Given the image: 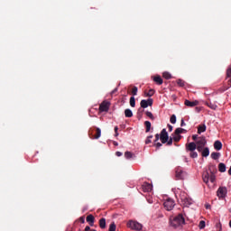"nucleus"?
<instances>
[{
    "label": "nucleus",
    "mask_w": 231,
    "mask_h": 231,
    "mask_svg": "<svg viewBox=\"0 0 231 231\" xmlns=\"http://www.w3.org/2000/svg\"><path fill=\"white\" fill-rule=\"evenodd\" d=\"M108 231H116V225L115 222L110 224Z\"/></svg>",
    "instance_id": "obj_33"
},
{
    "label": "nucleus",
    "mask_w": 231,
    "mask_h": 231,
    "mask_svg": "<svg viewBox=\"0 0 231 231\" xmlns=\"http://www.w3.org/2000/svg\"><path fill=\"white\" fill-rule=\"evenodd\" d=\"M160 140L162 143H165L166 142H169V134L167 133V129L163 128L160 134Z\"/></svg>",
    "instance_id": "obj_9"
},
{
    "label": "nucleus",
    "mask_w": 231,
    "mask_h": 231,
    "mask_svg": "<svg viewBox=\"0 0 231 231\" xmlns=\"http://www.w3.org/2000/svg\"><path fill=\"white\" fill-rule=\"evenodd\" d=\"M79 221H80V223H82V224L86 223V219L84 218V217H81L79 218Z\"/></svg>",
    "instance_id": "obj_46"
},
{
    "label": "nucleus",
    "mask_w": 231,
    "mask_h": 231,
    "mask_svg": "<svg viewBox=\"0 0 231 231\" xmlns=\"http://www.w3.org/2000/svg\"><path fill=\"white\" fill-rule=\"evenodd\" d=\"M110 106H111V103H109V101H103L99 105L100 113H107V111H109Z\"/></svg>",
    "instance_id": "obj_8"
},
{
    "label": "nucleus",
    "mask_w": 231,
    "mask_h": 231,
    "mask_svg": "<svg viewBox=\"0 0 231 231\" xmlns=\"http://www.w3.org/2000/svg\"><path fill=\"white\" fill-rule=\"evenodd\" d=\"M227 88H226V89H230V88H231V78L228 79V81H227Z\"/></svg>",
    "instance_id": "obj_42"
},
{
    "label": "nucleus",
    "mask_w": 231,
    "mask_h": 231,
    "mask_svg": "<svg viewBox=\"0 0 231 231\" xmlns=\"http://www.w3.org/2000/svg\"><path fill=\"white\" fill-rule=\"evenodd\" d=\"M207 131V125H200L198 126V134H201V133H205Z\"/></svg>",
    "instance_id": "obj_19"
},
{
    "label": "nucleus",
    "mask_w": 231,
    "mask_h": 231,
    "mask_svg": "<svg viewBox=\"0 0 231 231\" xmlns=\"http://www.w3.org/2000/svg\"><path fill=\"white\" fill-rule=\"evenodd\" d=\"M192 140H194V142H198V140H199V138H198V135H192Z\"/></svg>",
    "instance_id": "obj_45"
},
{
    "label": "nucleus",
    "mask_w": 231,
    "mask_h": 231,
    "mask_svg": "<svg viewBox=\"0 0 231 231\" xmlns=\"http://www.w3.org/2000/svg\"><path fill=\"white\" fill-rule=\"evenodd\" d=\"M122 154H123L122 152H116V156H118V157L122 156Z\"/></svg>",
    "instance_id": "obj_49"
},
{
    "label": "nucleus",
    "mask_w": 231,
    "mask_h": 231,
    "mask_svg": "<svg viewBox=\"0 0 231 231\" xmlns=\"http://www.w3.org/2000/svg\"><path fill=\"white\" fill-rule=\"evenodd\" d=\"M171 124H176V115H172L170 118Z\"/></svg>",
    "instance_id": "obj_38"
},
{
    "label": "nucleus",
    "mask_w": 231,
    "mask_h": 231,
    "mask_svg": "<svg viewBox=\"0 0 231 231\" xmlns=\"http://www.w3.org/2000/svg\"><path fill=\"white\" fill-rule=\"evenodd\" d=\"M216 226H217V228L218 231H221V230H222L221 223H217V224L216 225Z\"/></svg>",
    "instance_id": "obj_44"
},
{
    "label": "nucleus",
    "mask_w": 231,
    "mask_h": 231,
    "mask_svg": "<svg viewBox=\"0 0 231 231\" xmlns=\"http://www.w3.org/2000/svg\"><path fill=\"white\" fill-rule=\"evenodd\" d=\"M133 156H134V154H133V152H125V158H126V160H131V158H133Z\"/></svg>",
    "instance_id": "obj_27"
},
{
    "label": "nucleus",
    "mask_w": 231,
    "mask_h": 231,
    "mask_svg": "<svg viewBox=\"0 0 231 231\" xmlns=\"http://www.w3.org/2000/svg\"><path fill=\"white\" fill-rule=\"evenodd\" d=\"M210 175H209V181H211V183H215L216 182V175L214 174V171H212V170H210Z\"/></svg>",
    "instance_id": "obj_23"
},
{
    "label": "nucleus",
    "mask_w": 231,
    "mask_h": 231,
    "mask_svg": "<svg viewBox=\"0 0 231 231\" xmlns=\"http://www.w3.org/2000/svg\"><path fill=\"white\" fill-rule=\"evenodd\" d=\"M154 93V89H150L147 93H145V97H152Z\"/></svg>",
    "instance_id": "obj_36"
},
{
    "label": "nucleus",
    "mask_w": 231,
    "mask_h": 231,
    "mask_svg": "<svg viewBox=\"0 0 231 231\" xmlns=\"http://www.w3.org/2000/svg\"><path fill=\"white\" fill-rule=\"evenodd\" d=\"M168 129L170 133H172V129H173L172 125H168Z\"/></svg>",
    "instance_id": "obj_47"
},
{
    "label": "nucleus",
    "mask_w": 231,
    "mask_h": 231,
    "mask_svg": "<svg viewBox=\"0 0 231 231\" xmlns=\"http://www.w3.org/2000/svg\"><path fill=\"white\" fill-rule=\"evenodd\" d=\"M125 116L126 118H133V111L131 109H129V108H126L125 110Z\"/></svg>",
    "instance_id": "obj_20"
},
{
    "label": "nucleus",
    "mask_w": 231,
    "mask_h": 231,
    "mask_svg": "<svg viewBox=\"0 0 231 231\" xmlns=\"http://www.w3.org/2000/svg\"><path fill=\"white\" fill-rule=\"evenodd\" d=\"M187 152H190V158H198V152H196V143L192 142L186 144Z\"/></svg>",
    "instance_id": "obj_2"
},
{
    "label": "nucleus",
    "mask_w": 231,
    "mask_h": 231,
    "mask_svg": "<svg viewBox=\"0 0 231 231\" xmlns=\"http://www.w3.org/2000/svg\"><path fill=\"white\" fill-rule=\"evenodd\" d=\"M227 189L226 187H219L217 191V196L219 198V199H225L226 198Z\"/></svg>",
    "instance_id": "obj_7"
},
{
    "label": "nucleus",
    "mask_w": 231,
    "mask_h": 231,
    "mask_svg": "<svg viewBox=\"0 0 231 231\" xmlns=\"http://www.w3.org/2000/svg\"><path fill=\"white\" fill-rule=\"evenodd\" d=\"M152 102H153L152 98H149L148 100L143 99L140 103L141 107H143V109H145L149 107V106H152Z\"/></svg>",
    "instance_id": "obj_11"
},
{
    "label": "nucleus",
    "mask_w": 231,
    "mask_h": 231,
    "mask_svg": "<svg viewBox=\"0 0 231 231\" xmlns=\"http://www.w3.org/2000/svg\"><path fill=\"white\" fill-rule=\"evenodd\" d=\"M174 141V139L172 137H170L168 139V141L166 142L167 145H172V142Z\"/></svg>",
    "instance_id": "obj_41"
},
{
    "label": "nucleus",
    "mask_w": 231,
    "mask_h": 231,
    "mask_svg": "<svg viewBox=\"0 0 231 231\" xmlns=\"http://www.w3.org/2000/svg\"><path fill=\"white\" fill-rule=\"evenodd\" d=\"M114 131H115V133H118V126H115Z\"/></svg>",
    "instance_id": "obj_54"
},
{
    "label": "nucleus",
    "mask_w": 231,
    "mask_h": 231,
    "mask_svg": "<svg viewBox=\"0 0 231 231\" xmlns=\"http://www.w3.org/2000/svg\"><path fill=\"white\" fill-rule=\"evenodd\" d=\"M206 106H208V107H209L210 109H213V110L217 109V105H216L215 103H212V102H207Z\"/></svg>",
    "instance_id": "obj_22"
},
{
    "label": "nucleus",
    "mask_w": 231,
    "mask_h": 231,
    "mask_svg": "<svg viewBox=\"0 0 231 231\" xmlns=\"http://www.w3.org/2000/svg\"><path fill=\"white\" fill-rule=\"evenodd\" d=\"M228 174H229V176H231V166H230V168L228 170Z\"/></svg>",
    "instance_id": "obj_56"
},
{
    "label": "nucleus",
    "mask_w": 231,
    "mask_h": 231,
    "mask_svg": "<svg viewBox=\"0 0 231 231\" xmlns=\"http://www.w3.org/2000/svg\"><path fill=\"white\" fill-rule=\"evenodd\" d=\"M214 148L216 149V151H221L223 149V143H221V141H216L214 143Z\"/></svg>",
    "instance_id": "obj_16"
},
{
    "label": "nucleus",
    "mask_w": 231,
    "mask_h": 231,
    "mask_svg": "<svg viewBox=\"0 0 231 231\" xmlns=\"http://www.w3.org/2000/svg\"><path fill=\"white\" fill-rule=\"evenodd\" d=\"M153 81L158 84V86H162V84H163V79H162V77L160 76H155L153 78Z\"/></svg>",
    "instance_id": "obj_17"
},
{
    "label": "nucleus",
    "mask_w": 231,
    "mask_h": 231,
    "mask_svg": "<svg viewBox=\"0 0 231 231\" xmlns=\"http://www.w3.org/2000/svg\"><path fill=\"white\" fill-rule=\"evenodd\" d=\"M219 156H221V153L213 152L211 153L212 160H219Z\"/></svg>",
    "instance_id": "obj_25"
},
{
    "label": "nucleus",
    "mask_w": 231,
    "mask_h": 231,
    "mask_svg": "<svg viewBox=\"0 0 231 231\" xmlns=\"http://www.w3.org/2000/svg\"><path fill=\"white\" fill-rule=\"evenodd\" d=\"M163 205H164V208H166V210H172L176 204L174 203V200L172 199H168L163 203Z\"/></svg>",
    "instance_id": "obj_10"
},
{
    "label": "nucleus",
    "mask_w": 231,
    "mask_h": 231,
    "mask_svg": "<svg viewBox=\"0 0 231 231\" xmlns=\"http://www.w3.org/2000/svg\"><path fill=\"white\" fill-rule=\"evenodd\" d=\"M182 133H185V129L183 128H176V130L174 131V134H181Z\"/></svg>",
    "instance_id": "obj_31"
},
{
    "label": "nucleus",
    "mask_w": 231,
    "mask_h": 231,
    "mask_svg": "<svg viewBox=\"0 0 231 231\" xmlns=\"http://www.w3.org/2000/svg\"><path fill=\"white\" fill-rule=\"evenodd\" d=\"M206 208L207 209L210 208V205H206Z\"/></svg>",
    "instance_id": "obj_57"
},
{
    "label": "nucleus",
    "mask_w": 231,
    "mask_h": 231,
    "mask_svg": "<svg viewBox=\"0 0 231 231\" xmlns=\"http://www.w3.org/2000/svg\"><path fill=\"white\" fill-rule=\"evenodd\" d=\"M142 189L144 191V192H151V190H152V185L145 182L143 184L142 186Z\"/></svg>",
    "instance_id": "obj_13"
},
{
    "label": "nucleus",
    "mask_w": 231,
    "mask_h": 231,
    "mask_svg": "<svg viewBox=\"0 0 231 231\" xmlns=\"http://www.w3.org/2000/svg\"><path fill=\"white\" fill-rule=\"evenodd\" d=\"M85 231H91V227H89V226H87L85 227Z\"/></svg>",
    "instance_id": "obj_51"
},
{
    "label": "nucleus",
    "mask_w": 231,
    "mask_h": 231,
    "mask_svg": "<svg viewBox=\"0 0 231 231\" xmlns=\"http://www.w3.org/2000/svg\"><path fill=\"white\" fill-rule=\"evenodd\" d=\"M177 84H178V86H180V88H183V86H185V81H183L182 79H178V80H177Z\"/></svg>",
    "instance_id": "obj_37"
},
{
    "label": "nucleus",
    "mask_w": 231,
    "mask_h": 231,
    "mask_svg": "<svg viewBox=\"0 0 231 231\" xmlns=\"http://www.w3.org/2000/svg\"><path fill=\"white\" fill-rule=\"evenodd\" d=\"M145 115H146V116H148V118H150L151 120H154V116L152 115V112L146 111V112H145Z\"/></svg>",
    "instance_id": "obj_34"
},
{
    "label": "nucleus",
    "mask_w": 231,
    "mask_h": 231,
    "mask_svg": "<svg viewBox=\"0 0 231 231\" xmlns=\"http://www.w3.org/2000/svg\"><path fill=\"white\" fill-rule=\"evenodd\" d=\"M127 227L131 228L132 230L140 231V230H142V228H143V226H142V224H140V223H138L136 221L130 220L127 223Z\"/></svg>",
    "instance_id": "obj_5"
},
{
    "label": "nucleus",
    "mask_w": 231,
    "mask_h": 231,
    "mask_svg": "<svg viewBox=\"0 0 231 231\" xmlns=\"http://www.w3.org/2000/svg\"><path fill=\"white\" fill-rule=\"evenodd\" d=\"M151 140H152V135L148 136L147 139L145 140L146 145L149 144V143H151L152 142V141H151Z\"/></svg>",
    "instance_id": "obj_40"
},
{
    "label": "nucleus",
    "mask_w": 231,
    "mask_h": 231,
    "mask_svg": "<svg viewBox=\"0 0 231 231\" xmlns=\"http://www.w3.org/2000/svg\"><path fill=\"white\" fill-rule=\"evenodd\" d=\"M158 140H160V134H155L154 143H156V142H158Z\"/></svg>",
    "instance_id": "obj_43"
},
{
    "label": "nucleus",
    "mask_w": 231,
    "mask_h": 231,
    "mask_svg": "<svg viewBox=\"0 0 231 231\" xmlns=\"http://www.w3.org/2000/svg\"><path fill=\"white\" fill-rule=\"evenodd\" d=\"M181 225H185V217H183V215L179 214L171 221V226H173V228H178V226H181Z\"/></svg>",
    "instance_id": "obj_1"
},
{
    "label": "nucleus",
    "mask_w": 231,
    "mask_h": 231,
    "mask_svg": "<svg viewBox=\"0 0 231 231\" xmlns=\"http://www.w3.org/2000/svg\"><path fill=\"white\" fill-rule=\"evenodd\" d=\"M88 134H89L90 138L98 140V138H100V136H102V130H100V128L94 127L93 129H91L88 132Z\"/></svg>",
    "instance_id": "obj_4"
},
{
    "label": "nucleus",
    "mask_w": 231,
    "mask_h": 231,
    "mask_svg": "<svg viewBox=\"0 0 231 231\" xmlns=\"http://www.w3.org/2000/svg\"><path fill=\"white\" fill-rule=\"evenodd\" d=\"M226 79H231V67L226 69Z\"/></svg>",
    "instance_id": "obj_39"
},
{
    "label": "nucleus",
    "mask_w": 231,
    "mask_h": 231,
    "mask_svg": "<svg viewBox=\"0 0 231 231\" xmlns=\"http://www.w3.org/2000/svg\"><path fill=\"white\" fill-rule=\"evenodd\" d=\"M130 106L131 107H135L136 106V99H134V97H130Z\"/></svg>",
    "instance_id": "obj_29"
},
{
    "label": "nucleus",
    "mask_w": 231,
    "mask_h": 231,
    "mask_svg": "<svg viewBox=\"0 0 231 231\" xmlns=\"http://www.w3.org/2000/svg\"><path fill=\"white\" fill-rule=\"evenodd\" d=\"M113 144H114L116 147H118V142L114 141V142H113Z\"/></svg>",
    "instance_id": "obj_53"
},
{
    "label": "nucleus",
    "mask_w": 231,
    "mask_h": 231,
    "mask_svg": "<svg viewBox=\"0 0 231 231\" xmlns=\"http://www.w3.org/2000/svg\"><path fill=\"white\" fill-rule=\"evenodd\" d=\"M163 79H166V80H170V79H172V75L169 72H163L162 74Z\"/></svg>",
    "instance_id": "obj_28"
},
{
    "label": "nucleus",
    "mask_w": 231,
    "mask_h": 231,
    "mask_svg": "<svg viewBox=\"0 0 231 231\" xmlns=\"http://www.w3.org/2000/svg\"><path fill=\"white\" fill-rule=\"evenodd\" d=\"M218 171L219 172H226V165H225L223 162H220L218 164Z\"/></svg>",
    "instance_id": "obj_21"
},
{
    "label": "nucleus",
    "mask_w": 231,
    "mask_h": 231,
    "mask_svg": "<svg viewBox=\"0 0 231 231\" xmlns=\"http://www.w3.org/2000/svg\"><path fill=\"white\" fill-rule=\"evenodd\" d=\"M199 105V101L195 100V101H190L189 99H186L184 101V106H187V107H196V106Z\"/></svg>",
    "instance_id": "obj_12"
},
{
    "label": "nucleus",
    "mask_w": 231,
    "mask_h": 231,
    "mask_svg": "<svg viewBox=\"0 0 231 231\" xmlns=\"http://www.w3.org/2000/svg\"><path fill=\"white\" fill-rule=\"evenodd\" d=\"M87 223H88L90 226H93L95 225V217L93 215H88L87 217Z\"/></svg>",
    "instance_id": "obj_15"
},
{
    "label": "nucleus",
    "mask_w": 231,
    "mask_h": 231,
    "mask_svg": "<svg viewBox=\"0 0 231 231\" xmlns=\"http://www.w3.org/2000/svg\"><path fill=\"white\" fill-rule=\"evenodd\" d=\"M176 180H185L187 178V172H185L181 168H177L175 171Z\"/></svg>",
    "instance_id": "obj_6"
},
{
    "label": "nucleus",
    "mask_w": 231,
    "mask_h": 231,
    "mask_svg": "<svg viewBox=\"0 0 231 231\" xmlns=\"http://www.w3.org/2000/svg\"><path fill=\"white\" fill-rule=\"evenodd\" d=\"M116 91H118V88H115V89L111 92V95H115V93H116Z\"/></svg>",
    "instance_id": "obj_52"
},
{
    "label": "nucleus",
    "mask_w": 231,
    "mask_h": 231,
    "mask_svg": "<svg viewBox=\"0 0 231 231\" xmlns=\"http://www.w3.org/2000/svg\"><path fill=\"white\" fill-rule=\"evenodd\" d=\"M171 98H172V100H176V98H177L176 95H172Z\"/></svg>",
    "instance_id": "obj_55"
},
{
    "label": "nucleus",
    "mask_w": 231,
    "mask_h": 231,
    "mask_svg": "<svg viewBox=\"0 0 231 231\" xmlns=\"http://www.w3.org/2000/svg\"><path fill=\"white\" fill-rule=\"evenodd\" d=\"M201 154L204 158H207L210 154V150L208 147L203 148L201 151Z\"/></svg>",
    "instance_id": "obj_18"
},
{
    "label": "nucleus",
    "mask_w": 231,
    "mask_h": 231,
    "mask_svg": "<svg viewBox=\"0 0 231 231\" xmlns=\"http://www.w3.org/2000/svg\"><path fill=\"white\" fill-rule=\"evenodd\" d=\"M99 226L102 229L106 228V218H100L99 219Z\"/></svg>",
    "instance_id": "obj_26"
},
{
    "label": "nucleus",
    "mask_w": 231,
    "mask_h": 231,
    "mask_svg": "<svg viewBox=\"0 0 231 231\" xmlns=\"http://www.w3.org/2000/svg\"><path fill=\"white\" fill-rule=\"evenodd\" d=\"M183 125H185V121L183 119H181L180 127H183Z\"/></svg>",
    "instance_id": "obj_50"
},
{
    "label": "nucleus",
    "mask_w": 231,
    "mask_h": 231,
    "mask_svg": "<svg viewBox=\"0 0 231 231\" xmlns=\"http://www.w3.org/2000/svg\"><path fill=\"white\" fill-rule=\"evenodd\" d=\"M144 125H145V133H149L152 127L151 123L149 121H145Z\"/></svg>",
    "instance_id": "obj_24"
},
{
    "label": "nucleus",
    "mask_w": 231,
    "mask_h": 231,
    "mask_svg": "<svg viewBox=\"0 0 231 231\" xmlns=\"http://www.w3.org/2000/svg\"><path fill=\"white\" fill-rule=\"evenodd\" d=\"M209 178H210V174L208 173V171H205L202 174V180H203L204 183H206V185H208Z\"/></svg>",
    "instance_id": "obj_14"
},
{
    "label": "nucleus",
    "mask_w": 231,
    "mask_h": 231,
    "mask_svg": "<svg viewBox=\"0 0 231 231\" xmlns=\"http://www.w3.org/2000/svg\"><path fill=\"white\" fill-rule=\"evenodd\" d=\"M173 137H171L173 139V142H180L181 140V135H178V134H172Z\"/></svg>",
    "instance_id": "obj_30"
},
{
    "label": "nucleus",
    "mask_w": 231,
    "mask_h": 231,
    "mask_svg": "<svg viewBox=\"0 0 231 231\" xmlns=\"http://www.w3.org/2000/svg\"><path fill=\"white\" fill-rule=\"evenodd\" d=\"M132 95L133 97H136V95H138V87H133Z\"/></svg>",
    "instance_id": "obj_32"
},
{
    "label": "nucleus",
    "mask_w": 231,
    "mask_h": 231,
    "mask_svg": "<svg viewBox=\"0 0 231 231\" xmlns=\"http://www.w3.org/2000/svg\"><path fill=\"white\" fill-rule=\"evenodd\" d=\"M162 143H155V147H157V149H160V147H162Z\"/></svg>",
    "instance_id": "obj_48"
},
{
    "label": "nucleus",
    "mask_w": 231,
    "mask_h": 231,
    "mask_svg": "<svg viewBox=\"0 0 231 231\" xmlns=\"http://www.w3.org/2000/svg\"><path fill=\"white\" fill-rule=\"evenodd\" d=\"M205 226H206L205 221H204V220H201V221L199 222V228L200 230H203V228H205Z\"/></svg>",
    "instance_id": "obj_35"
},
{
    "label": "nucleus",
    "mask_w": 231,
    "mask_h": 231,
    "mask_svg": "<svg viewBox=\"0 0 231 231\" xmlns=\"http://www.w3.org/2000/svg\"><path fill=\"white\" fill-rule=\"evenodd\" d=\"M195 144L197 151H199V152H201V151L205 149V145H207V139L204 136L199 137Z\"/></svg>",
    "instance_id": "obj_3"
},
{
    "label": "nucleus",
    "mask_w": 231,
    "mask_h": 231,
    "mask_svg": "<svg viewBox=\"0 0 231 231\" xmlns=\"http://www.w3.org/2000/svg\"><path fill=\"white\" fill-rule=\"evenodd\" d=\"M115 136H118V132L116 133Z\"/></svg>",
    "instance_id": "obj_58"
}]
</instances>
